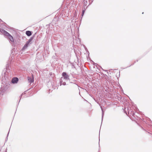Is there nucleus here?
<instances>
[{
    "label": "nucleus",
    "mask_w": 152,
    "mask_h": 152,
    "mask_svg": "<svg viewBox=\"0 0 152 152\" xmlns=\"http://www.w3.org/2000/svg\"><path fill=\"white\" fill-rule=\"evenodd\" d=\"M62 75L63 77H61L60 80V85H66L65 81H68L69 80V76L66 73L64 72L62 73Z\"/></svg>",
    "instance_id": "nucleus-1"
},
{
    "label": "nucleus",
    "mask_w": 152,
    "mask_h": 152,
    "mask_svg": "<svg viewBox=\"0 0 152 152\" xmlns=\"http://www.w3.org/2000/svg\"><path fill=\"white\" fill-rule=\"evenodd\" d=\"M0 31L1 33L4 34L5 36L7 37L10 41L12 42H13V38L8 32L3 29H1Z\"/></svg>",
    "instance_id": "nucleus-2"
},
{
    "label": "nucleus",
    "mask_w": 152,
    "mask_h": 152,
    "mask_svg": "<svg viewBox=\"0 0 152 152\" xmlns=\"http://www.w3.org/2000/svg\"><path fill=\"white\" fill-rule=\"evenodd\" d=\"M28 80L29 82L31 83L34 82V77L32 76L31 77H28Z\"/></svg>",
    "instance_id": "nucleus-4"
},
{
    "label": "nucleus",
    "mask_w": 152,
    "mask_h": 152,
    "mask_svg": "<svg viewBox=\"0 0 152 152\" xmlns=\"http://www.w3.org/2000/svg\"><path fill=\"white\" fill-rule=\"evenodd\" d=\"M26 34L28 36H30L31 34V33L30 31H27L26 32Z\"/></svg>",
    "instance_id": "nucleus-6"
},
{
    "label": "nucleus",
    "mask_w": 152,
    "mask_h": 152,
    "mask_svg": "<svg viewBox=\"0 0 152 152\" xmlns=\"http://www.w3.org/2000/svg\"><path fill=\"white\" fill-rule=\"evenodd\" d=\"M18 80V79L17 77H14L12 78V82L13 83H17Z\"/></svg>",
    "instance_id": "nucleus-5"
},
{
    "label": "nucleus",
    "mask_w": 152,
    "mask_h": 152,
    "mask_svg": "<svg viewBox=\"0 0 152 152\" xmlns=\"http://www.w3.org/2000/svg\"><path fill=\"white\" fill-rule=\"evenodd\" d=\"M32 39L30 38L28 40V41H27L26 42V44L24 45L23 47V48L22 49V50H24L25 49L27 48L29 43L32 41Z\"/></svg>",
    "instance_id": "nucleus-3"
},
{
    "label": "nucleus",
    "mask_w": 152,
    "mask_h": 152,
    "mask_svg": "<svg viewBox=\"0 0 152 152\" xmlns=\"http://www.w3.org/2000/svg\"><path fill=\"white\" fill-rule=\"evenodd\" d=\"M101 107V110H102V117H103V109Z\"/></svg>",
    "instance_id": "nucleus-7"
},
{
    "label": "nucleus",
    "mask_w": 152,
    "mask_h": 152,
    "mask_svg": "<svg viewBox=\"0 0 152 152\" xmlns=\"http://www.w3.org/2000/svg\"><path fill=\"white\" fill-rule=\"evenodd\" d=\"M84 12H85V10H83L82 11V16H83L84 14Z\"/></svg>",
    "instance_id": "nucleus-8"
}]
</instances>
